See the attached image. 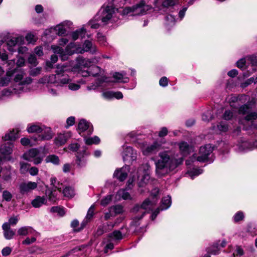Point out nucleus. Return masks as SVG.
I'll use <instances>...</instances> for the list:
<instances>
[{"mask_svg":"<svg viewBox=\"0 0 257 257\" xmlns=\"http://www.w3.org/2000/svg\"><path fill=\"white\" fill-rule=\"evenodd\" d=\"M159 158L156 162V173L162 177L176 169L183 162L182 157L176 158L170 152L165 151L159 154Z\"/></svg>","mask_w":257,"mask_h":257,"instance_id":"nucleus-1","label":"nucleus"},{"mask_svg":"<svg viewBox=\"0 0 257 257\" xmlns=\"http://www.w3.org/2000/svg\"><path fill=\"white\" fill-rule=\"evenodd\" d=\"M18 130H13L3 138L5 141H9L1 145V161L2 160H10L12 153L13 144L12 141L19 138Z\"/></svg>","mask_w":257,"mask_h":257,"instance_id":"nucleus-2","label":"nucleus"},{"mask_svg":"<svg viewBox=\"0 0 257 257\" xmlns=\"http://www.w3.org/2000/svg\"><path fill=\"white\" fill-rule=\"evenodd\" d=\"M154 204L149 199L147 198L144 201L141 206L139 205H135L132 209V212L135 213L140 212L141 215H137L134 217L133 221L131 223V225L137 226L139 225L138 221L142 219L145 214V210L150 209Z\"/></svg>","mask_w":257,"mask_h":257,"instance_id":"nucleus-3","label":"nucleus"},{"mask_svg":"<svg viewBox=\"0 0 257 257\" xmlns=\"http://www.w3.org/2000/svg\"><path fill=\"white\" fill-rule=\"evenodd\" d=\"M152 9V7L151 6L146 5L145 2L142 1L132 8L126 7L124 8L123 10V14L127 15L132 12V15L134 16L144 15L147 14V11Z\"/></svg>","mask_w":257,"mask_h":257,"instance_id":"nucleus-4","label":"nucleus"},{"mask_svg":"<svg viewBox=\"0 0 257 257\" xmlns=\"http://www.w3.org/2000/svg\"><path fill=\"white\" fill-rule=\"evenodd\" d=\"M114 13V10L112 6L102 7L95 16V19L101 21L102 24L105 25L110 21Z\"/></svg>","mask_w":257,"mask_h":257,"instance_id":"nucleus-5","label":"nucleus"},{"mask_svg":"<svg viewBox=\"0 0 257 257\" xmlns=\"http://www.w3.org/2000/svg\"><path fill=\"white\" fill-rule=\"evenodd\" d=\"M177 3V0H155L154 9L160 13H167L170 11Z\"/></svg>","mask_w":257,"mask_h":257,"instance_id":"nucleus-6","label":"nucleus"},{"mask_svg":"<svg viewBox=\"0 0 257 257\" xmlns=\"http://www.w3.org/2000/svg\"><path fill=\"white\" fill-rule=\"evenodd\" d=\"M238 114L245 115L244 119L252 122L257 118V111H253L250 104H245L240 106L238 109Z\"/></svg>","mask_w":257,"mask_h":257,"instance_id":"nucleus-7","label":"nucleus"},{"mask_svg":"<svg viewBox=\"0 0 257 257\" xmlns=\"http://www.w3.org/2000/svg\"><path fill=\"white\" fill-rule=\"evenodd\" d=\"M213 148L210 144L201 147L199 149V155L197 157V161L200 162H212V157H210Z\"/></svg>","mask_w":257,"mask_h":257,"instance_id":"nucleus-8","label":"nucleus"},{"mask_svg":"<svg viewBox=\"0 0 257 257\" xmlns=\"http://www.w3.org/2000/svg\"><path fill=\"white\" fill-rule=\"evenodd\" d=\"M100 59V57L99 56H95L90 59H86L82 57H79L76 59V66L78 68L90 67L98 63Z\"/></svg>","mask_w":257,"mask_h":257,"instance_id":"nucleus-9","label":"nucleus"},{"mask_svg":"<svg viewBox=\"0 0 257 257\" xmlns=\"http://www.w3.org/2000/svg\"><path fill=\"white\" fill-rule=\"evenodd\" d=\"M13 73L15 75L14 80L15 82L17 83L19 85V87L18 88L20 90H22L23 85L25 84H29L32 81V79L29 77H26L25 79H23L25 73L24 71L22 69H20L18 71H14Z\"/></svg>","mask_w":257,"mask_h":257,"instance_id":"nucleus-10","label":"nucleus"},{"mask_svg":"<svg viewBox=\"0 0 257 257\" xmlns=\"http://www.w3.org/2000/svg\"><path fill=\"white\" fill-rule=\"evenodd\" d=\"M24 43V38L22 36L12 37L7 42L8 50L12 53L17 52L19 46Z\"/></svg>","mask_w":257,"mask_h":257,"instance_id":"nucleus-11","label":"nucleus"},{"mask_svg":"<svg viewBox=\"0 0 257 257\" xmlns=\"http://www.w3.org/2000/svg\"><path fill=\"white\" fill-rule=\"evenodd\" d=\"M122 156L124 162L132 163L137 159V154L136 151L133 150L132 147L123 146Z\"/></svg>","mask_w":257,"mask_h":257,"instance_id":"nucleus-12","label":"nucleus"},{"mask_svg":"<svg viewBox=\"0 0 257 257\" xmlns=\"http://www.w3.org/2000/svg\"><path fill=\"white\" fill-rule=\"evenodd\" d=\"M78 131L79 134L82 136L85 135L82 134L84 132H86L88 136L91 135L93 131V128L91 124L84 119L80 120L78 124Z\"/></svg>","mask_w":257,"mask_h":257,"instance_id":"nucleus-13","label":"nucleus"},{"mask_svg":"<svg viewBox=\"0 0 257 257\" xmlns=\"http://www.w3.org/2000/svg\"><path fill=\"white\" fill-rule=\"evenodd\" d=\"M57 67L63 68V71L61 73L59 76L58 77V85L59 84H65L69 83L70 79L67 74L69 72L67 66L65 65H58Z\"/></svg>","mask_w":257,"mask_h":257,"instance_id":"nucleus-14","label":"nucleus"},{"mask_svg":"<svg viewBox=\"0 0 257 257\" xmlns=\"http://www.w3.org/2000/svg\"><path fill=\"white\" fill-rule=\"evenodd\" d=\"M71 137V133L66 132L64 134H59L54 139V144L57 147L64 145Z\"/></svg>","mask_w":257,"mask_h":257,"instance_id":"nucleus-15","label":"nucleus"},{"mask_svg":"<svg viewBox=\"0 0 257 257\" xmlns=\"http://www.w3.org/2000/svg\"><path fill=\"white\" fill-rule=\"evenodd\" d=\"M37 183L34 182H23L19 186L20 192L22 194H27L37 187Z\"/></svg>","mask_w":257,"mask_h":257,"instance_id":"nucleus-16","label":"nucleus"},{"mask_svg":"<svg viewBox=\"0 0 257 257\" xmlns=\"http://www.w3.org/2000/svg\"><path fill=\"white\" fill-rule=\"evenodd\" d=\"M129 172V166H124L119 170L115 171L113 176L116 177L120 181H124L127 176L128 172Z\"/></svg>","mask_w":257,"mask_h":257,"instance_id":"nucleus-17","label":"nucleus"},{"mask_svg":"<svg viewBox=\"0 0 257 257\" xmlns=\"http://www.w3.org/2000/svg\"><path fill=\"white\" fill-rule=\"evenodd\" d=\"M160 148V145L157 142H154L153 144L148 146L143 150V153L145 155L156 153Z\"/></svg>","mask_w":257,"mask_h":257,"instance_id":"nucleus-18","label":"nucleus"},{"mask_svg":"<svg viewBox=\"0 0 257 257\" xmlns=\"http://www.w3.org/2000/svg\"><path fill=\"white\" fill-rule=\"evenodd\" d=\"M39 153L37 149H31L23 154V158L25 160L32 161V159L36 157Z\"/></svg>","mask_w":257,"mask_h":257,"instance_id":"nucleus-19","label":"nucleus"},{"mask_svg":"<svg viewBox=\"0 0 257 257\" xmlns=\"http://www.w3.org/2000/svg\"><path fill=\"white\" fill-rule=\"evenodd\" d=\"M37 233L31 226H25L19 228L17 230L18 235L26 236L28 234Z\"/></svg>","mask_w":257,"mask_h":257,"instance_id":"nucleus-20","label":"nucleus"},{"mask_svg":"<svg viewBox=\"0 0 257 257\" xmlns=\"http://www.w3.org/2000/svg\"><path fill=\"white\" fill-rule=\"evenodd\" d=\"M4 236L7 239H11L15 234V232L9 226L8 224H3L2 225Z\"/></svg>","mask_w":257,"mask_h":257,"instance_id":"nucleus-21","label":"nucleus"},{"mask_svg":"<svg viewBox=\"0 0 257 257\" xmlns=\"http://www.w3.org/2000/svg\"><path fill=\"white\" fill-rule=\"evenodd\" d=\"M83 49L80 52H88L89 51L91 54H93L97 52V48L95 46H93L92 42L89 41H85L83 45Z\"/></svg>","mask_w":257,"mask_h":257,"instance_id":"nucleus-22","label":"nucleus"},{"mask_svg":"<svg viewBox=\"0 0 257 257\" xmlns=\"http://www.w3.org/2000/svg\"><path fill=\"white\" fill-rule=\"evenodd\" d=\"M179 149L183 156L187 155L192 150V147L187 143L182 142L179 144Z\"/></svg>","mask_w":257,"mask_h":257,"instance_id":"nucleus-23","label":"nucleus"},{"mask_svg":"<svg viewBox=\"0 0 257 257\" xmlns=\"http://www.w3.org/2000/svg\"><path fill=\"white\" fill-rule=\"evenodd\" d=\"M44 129L42 135L40 136L41 140H49L53 138V134L50 127H47L45 126H43Z\"/></svg>","mask_w":257,"mask_h":257,"instance_id":"nucleus-24","label":"nucleus"},{"mask_svg":"<svg viewBox=\"0 0 257 257\" xmlns=\"http://www.w3.org/2000/svg\"><path fill=\"white\" fill-rule=\"evenodd\" d=\"M94 209L95 206L94 205H91L89 208L85 219L81 223V225L83 227H84L93 217L94 212Z\"/></svg>","mask_w":257,"mask_h":257,"instance_id":"nucleus-25","label":"nucleus"},{"mask_svg":"<svg viewBox=\"0 0 257 257\" xmlns=\"http://www.w3.org/2000/svg\"><path fill=\"white\" fill-rule=\"evenodd\" d=\"M63 68L62 67H57L56 70V74L55 75H51L48 77V83H56L58 84V77L59 76L61 73L63 71Z\"/></svg>","mask_w":257,"mask_h":257,"instance_id":"nucleus-26","label":"nucleus"},{"mask_svg":"<svg viewBox=\"0 0 257 257\" xmlns=\"http://www.w3.org/2000/svg\"><path fill=\"white\" fill-rule=\"evenodd\" d=\"M46 203L47 199L45 196H37L32 201L33 206L35 208L40 207L43 204H45Z\"/></svg>","mask_w":257,"mask_h":257,"instance_id":"nucleus-27","label":"nucleus"},{"mask_svg":"<svg viewBox=\"0 0 257 257\" xmlns=\"http://www.w3.org/2000/svg\"><path fill=\"white\" fill-rule=\"evenodd\" d=\"M44 125H40L36 124H33L30 125H28L27 127V131L29 133H40L43 132Z\"/></svg>","mask_w":257,"mask_h":257,"instance_id":"nucleus-28","label":"nucleus"},{"mask_svg":"<svg viewBox=\"0 0 257 257\" xmlns=\"http://www.w3.org/2000/svg\"><path fill=\"white\" fill-rule=\"evenodd\" d=\"M46 163H51L55 165H59L60 164V161L58 156L55 155H49L45 159Z\"/></svg>","mask_w":257,"mask_h":257,"instance_id":"nucleus-29","label":"nucleus"},{"mask_svg":"<svg viewBox=\"0 0 257 257\" xmlns=\"http://www.w3.org/2000/svg\"><path fill=\"white\" fill-rule=\"evenodd\" d=\"M236 117V114L233 110L226 109L222 115V118L226 120L233 119Z\"/></svg>","mask_w":257,"mask_h":257,"instance_id":"nucleus-30","label":"nucleus"},{"mask_svg":"<svg viewBox=\"0 0 257 257\" xmlns=\"http://www.w3.org/2000/svg\"><path fill=\"white\" fill-rule=\"evenodd\" d=\"M106 81H107L106 77L105 76L101 77V78H99L98 79H97L95 84H92L90 86H88L87 87V88L89 90H94L99 86H100L103 82Z\"/></svg>","mask_w":257,"mask_h":257,"instance_id":"nucleus-31","label":"nucleus"},{"mask_svg":"<svg viewBox=\"0 0 257 257\" xmlns=\"http://www.w3.org/2000/svg\"><path fill=\"white\" fill-rule=\"evenodd\" d=\"M171 204V197L167 196L164 197L162 200V204L160 206L161 210L168 209Z\"/></svg>","mask_w":257,"mask_h":257,"instance_id":"nucleus-32","label":"nucleus"},{"mask_svg":"<svg viewBox=\"0 0 257 257\" xmlns=\"http://www.w3.org/2000/svg\"><path fill=\"white\" fill-rule=\"evenodd\" d=\"M126 3V0H112V4L110 6L115 9L123 8Z\"/></svg>","mask_w":257,"mask_h":257,"instance_id":"nucleus-33","label":"nucleus"},{"mask_svg":"<svg viewBox=\"0 0 257 257\" xmlns=\"http://www.w3.org/2000/svg\"><path fill=\"white\" fill-rule=\"evenodd\" d=\"M85 33L86 31L83 28L77 30L72 34V38L74 40H76L79 38V37H81L82 38L84 36Z\"/></svg>","mask_w":257,"mask_h":257,"instance_id":"nucleus-34","label":"nucleus"},{"mask_svg":"<svg viewBox=\"0 0 257 257\" xmlns=\"http://www.w3.org/2000/svg\"><path fill=\"white\" fill-rule=\"evenodd\" d=\"M19 219V215H13L9 218L8 222H5L4 224H8L9 227H11V226H15L18 222Z\"/></svg>","mask_w":257,"mask_h":257,"instance_id":"nucleus-35","label":"nucleus"},{"mask_svg":"<svg viewBox=\"0 0 257 257\" xmlns=\"http://www.w3.org/2000/svg\"><path fill=\"white\" fill-rule=\"evenodd\" d=\"M110 211H112L114 215L116 216L117 214H121L123 212L122 206L120 205H116L110 207Z\"/></svg>","mask_w":257,"mask_h":257,"instance_id":"nucleus-36","label":"nucleus"},{"mask_svg":"<svg viewBox=\"0 0 257 257\" xmlns=\"http://www.w3.org/2000/svg\"><path fill=\"white\" fill-rule=\"evenodd\" d=\"M20 90L18 88L15 87L13 89L8 88H4L1 91V95L3 96H9L12 93H16Z\"/></svg>","mask_w":257,"mask_h":257,"instance_id":"nucleus-37","label":"nucleus"},{"mask_svg":"<svg viewBox=\"0 0 257 257\" xmlns=\"http://www.w3.org/2000/svg\"><path fill=\"white\" fill-rule=\"evenodd\" d=\"M138 179H140V181L138 182L139 187H142L150 179V176L147 173H145L142 177L140 176H138Z\"/></svg>","mask_w":257,"mask_h":257,"instance_id":"nucleus-38","label":"nucleus"},{"mask_svg":"<svg viewBox=\"0 0 257 257\" xmlns=\"http://www.w3.org/2000/svg\"><path fill=\"white\" fill-rule=\"evenodd\" d=\"M76 163L79 168H82L86 166L87 160L85 157H79L78 156L76 157Z\"/></svg>","mask_w":257,"mask_h":257,"instance_id":"nucleus-39","label":"nucleus"},{"mask_svg":"<svg viewBox=\"0 0 257 257\" xmlns=\"http://www.w3.org/2000/svg\"><path fill=\"white\" fill-rule=\"evenodd\" d=\"M216 128L219 132H226L228 130V124L223 121L220 122L216 126Z\"/></svg>","mask_w":257,"mask_h":257,"instance_id":"nucleus-40","label":"nucleus"},{"mask_svg":"<svg viewBox=\"0 0 257 257\" xmlns=\"http://www.w3.org/2000/svg\"><path fill=\"white\" fill-rule=\"evenodd\" d=\"M214 117L211 110H207L202 116V119L203 121H209L213 119Z\"/></svg>","mask_w":257,"mask_h":257,"instance_id":"nucleus-41","label":"nucleus"},{"mask_svg":"<svg viewBox=\"0 0 257 257\" xmlns=\"http://www.w3.org/2000/svg\"><path fill=\"white\" fill-rule=\"evenodd\" d=\"M63 193L66 197H72L74 195L73 188L70 187H66L63 190Z\"/></svg>","mask_w":257,"mask_h":257,"instance_id":"nucleus-42","label":"nucleus"},{"mask_svg":"<svg viewBox=\"0 0 257 257\" xmlns=\"http://www.w3.org/2000/svg\"><path fill=\"white\" fill-rule=\"evenodd\" d=\"M108 237L117 240L122 238V233L120 230H114L112 233L108 235Z\"/></svg>","mask_w":257,"mask_h":257,"instance_id":"nucleus-43","label":"nucleus"},{"mask_svg":"<svg viewBox=\"0 0 257 257\" xmlns=\"http://www.w3.org/2000/svg\"><path fill=\"white\" fill-rule=\"evenodd\" d=\"M166 25L167 26H173L175 23V18L172 15H167L165 17Z\"/></svg>","mask_w":257,"mask_h":257,"instance_id":"nucleus-44","label":"nucleus"},{"mask_svg":"<svg viewBox=\"0 0 257 257\" xmlns=\"http://www.w3.org/2000/svg\"><path fill=\"white\" fill-rule=\"evenodd\" d=\"M100 71L101 69L99 67L93 65L90 70V73L92 76L96 77L100 73Z\"/></svg>","mask_w":257,"mask_h":257,"instance_id":"nucleus-45","label":"nucleus"},{"mask_svg":"<svg viewBox=\"0 0 257 257\" xmlns=\"http://www.w3.org/2000/svg\"><path fill=\"white\" fill-rule=\"evenodd\" d=\"M30 165L25 162H20V172L21 174H25L29 169Z\"/></svg>","mask_w":257,"mask_h":257,"instance_id":"nucleus-46","label":"nucleus"},{"mask_svg":"<svg viewBox=\"0 0 257 257\" xmlns=\"http://www.w3.org/2000/svg\"><path fill=\"white\" fill-rule=\"evenodd\" d=\"M202 173V170L200 169H194L188 172V174L192 179H193L194 177L201 174Z\"/></svg>","mask_w":257,"mask_h":257,"instance_id":"nucleus-47","label":"nucleus"},{"mask_svg":"<svg viewBox=\"0 0 257 257\" xmlns=\"http://www.w3.org/2000/svg\"><path fill=\"white\" fill-rule=\"evenodd\" d=\"M51 212L58 213L60 216H63L65 214L64 209L59 206H53L51 207Z\"/></svg>","mask_w":257,"mask_h":257,"instance_id":"nucleus-48","label":"nucleus"},{"mask_svg":"<svg viewBox=\"0 0 257 257\" xmlns=\"http://www.w3.org/2000/svg\"><path fill=\"white\" fill-rule=\"evenodd\" d=\"M55 30L57 32L56 33L61 36L66 34L67 30L64 28L62 25H58L55 27Z\"/></svg>","mask_w":257,"mask_h":257,"instance_id":"nucleus-49","label":"nucleus"},{"mask_svg":"<svg viewBox=\"0 0 257 257\" xmlns=\"http://www.w3.org/2000/svg\"><path fill=\"white\" fill-rule=\"evenodd\" d=\"M244 218L243 213L241 211H238L233 216V220L235 222H237Z\"/></svg>","mask_w":257,"mask_h":257,"instance_id":"nucleus-50","label":"nucleus"},{"mask_svg":"<svg viewBox=\"0 0 257 257\" xmlns=\"http://www.w3.org/2000/svg\"><path fill=\"white\" fill-rule=\"evenodd\" d=\"M87 148L86 147H83L79 151L77 152L76 157H84L85 156H88L89 153L86 151Z\"/></svg>","mask_w":257,"mask_h":257,"instance_id":"nucleus-51","label":"nucleus"},{"mask_svg":"<svg viewBox=\"0 0 257 257\" xmlns=\"http://www.w3.org/2000/svg\"><path fill=\"white\" fill-rule=\"evenodd\" d=\"M2 196L3 201H10L12 198L13 195L9 191L6 190L3 192Z\"/></svg>","mask_w":257,"mask_h":257,"instance_id":"nucleus-52","label":"nucleus"},{"mask_svg":"<svg viewBox=\"0 0 257 257\" xmlns=\"http://www.w3.org/2000/svg\"><path fill=\"white\" fill-rule=\"evenodd\" d=\"M118 194L124 199H130L131 196L130 194L125 189H122L118 191Z\"/></svg>","mask_w":257,"mask_h":257,"instance_id":"nucleus-53","label":"nucleus"},{"mask_svg":"<svg viewBox=\"0 0 257 257\" xmlns=\"http://www.w3.org/2000/svg\"><path fill=\"white\" fill-rule=\"evenodd\" d=\"M100 20H95V17L93 20L90 21L88 25L92 29H98L99 27L100 24L98 23Z\"/></svg>","mask_w":257,"mask_h":257,"instance_id":"nucleus-54","label":"nucleus"},{"mask_svg":"<svg viewBox=\"0 0 257 257\" xmlns=\"http://www.w3.org/2000/svg\"><path fill=\"white\" fill-rule=\"evenodd\" d=\"M41 67H37L35 68L31 69L30 71V75L32 76H38L41 73Z\"/></svg>","mask_w":257,"mask_h":257,"instance_id":"nucleus-55","label":"nucleus"},{"mask_svg":"<svg viewBox=\"0 0 257 257\" xmlns=\"http://www.w3.org/2000/svg\"><path fill=\"white\" fill-rule=\"evenodd\" d=\"M245 63V59L244 58H241L237 62L236 66L239 68L243 70L246 68Z\"/></svg>","mask_w":257,"mask_h":257,"instance_id":"nucleus-56","label":"nucleus"},{"mask_svg":"<svg viewBox=\"0 0 257 257\" xmlns=\"http://www.w3.org/2000/svg\"><path fill=\"white\" fill-rule=\"evenodd\" d=\"M80 147V146L78 143H72L69 145L68 149L72 152H77Z\"/></svg>","mask_w":257,"mask_h":257,"instance_id":"nucleus-57","label":"nucleus"},{"mask_svg":"<svg viewBox=\"0 0 257 257\" xmlns=\"http://www.w3.org/2000/svg\"><path fill=\"white\" fill-rule=\"evenodd\" d=\"M9 73H10V71L7 72L8 75H7V77L1 78V86L7 85L10 82V79H11V78H10L11 75L9 74Z\"/></svg>","mask_w":257,"mask_h":257,"instance_id":"nucleus-58","label":"nucleus"},{"mask_svg":"<svg viewBox=\"0 0 257 257\" xmlns=\"http://www.w3.org/2000/svg\"><path fill=\"white\" fill-rule=\"evenodd\" d=\"M4 170H3L1 169V172H3V179L6 181H8L11 180V173L10 170H6V172L4 173Z\"/></svg>","mask_w":257,"mask_h":257,"instance_id":"nucleus-59","label":"nucleus"},{"mask_svg":"<svg viewBox=\"0 0 257 257\" xmlns=\"http://www.w3.org/2000/svg\"><path fill=\"white\" fill-rule=\"evenodd\" d=\"M244 252L243 249L239 246H237L235 250L232 254V257H235V256H241L243 254Z\"/></svg>","mask_w":257,"mask_h":257,"instance_id":"nucleus-60","label":"nucleus"},{"mask_svg":"<svg viewBox=\"0 0 257 257\" xmlns=\"http://www.w3.org/2000/svg\"><path fill=\"white\" fill-rule=\"evenodd\" d=\"M111 199L112 196L110 195H107L104 198L101 200V204L103 206H106L110 203Z\"/></svg>","mask_w":257,"mask_h":257,"instance_id":"nucleus-61","label":"nucleus"},{"mask_svg":"<svg viewBox=\"0 0 257 257\" xmlns=\"http://www.w3.org/2000/svg\"><path fill=\"white\" fill-rule=\"evenodd\" d=\"M97 40L99 43L101 45H105L106 43V38L104 36L102 35V34L98 33L97 34Z\"/></svg>","mask_w":257,"mask_h":257,"instance_id":"nucleus-62","label":"nucleus"},{"mask_svg":"<svg viewBox=\"0 0 257 257\" xmlns=\"http://www.w3.org/2000/svg\"><path fill=\"white\" fill-rule=\"evenodd\" d=\"M36 241V238L35 237H32L31 238L27 237L22 241V244L29 245L35 242Z\"/></svg>","mask_w":257,"mask_h":257,"instance_id":"nucleus-63","label":"nucleus"},{"mask_svg":"<svg viewBox=\"0 0 257 257\" xmlns=\"http://www.w3.org/2000/svg\"><path fill=\"white\" fill-rule=\"evenodd\" d=\"M28 62L33 66H35L38 64L36 57L34 55H31L28 58Z\"/></svg>","mask_w":257,"mask_h":257,"instance_id":"nucleus-64","label":"nucleus"}]
</instances>
